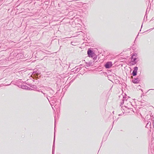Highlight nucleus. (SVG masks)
Returning <instances> with one entry per match:
<instances>
[{"label": "nucleus", "instance_id": "f257e3e1", "mask_svg": "<svg viewBox=\"0 0 154 154\" xmlns=\"http://www.w3.org/2000/svg\"><path fill=\"white\" fill-rule=\"evenodd\" d=\"M45 51L46 52H44L43 51H41V50L38 51V52H37V53H36L37 55L38 56V57H38V58H39L40 59H41V60H42V58L39 57H45L44 53H48L49 52V51Z\"/></svg>", "mask_w": 154, "mask_h": 154}, {"label": "nucleus", "instance_id": "f03ea898", "mask_svg": "<svg viewBox=\"0 0 154 154\" xmlns=\"http://www.w3.org/2000/svg\"><path fill=\"white\" fill-rule=\"evenodd\" d=\"M21 88L22 89L27 90H30L31 88H29L28 85H27V83L24 82L23 84H22Z\"/></svg>", "mask_w": 154, "mask_h": 154}, {"label": "nucleus", "instance_id": "7ed1b4c3", "mask_svg": "<svg viewBox=\"0 0 154 154\" xmlns=\"http://www.w3.org/2000/svg\"><path fill=\"white\" fill-rule=\"evenodd\" d=\"M112 62L108 61L104 65V66L106 69H109L112 66Z\"/></svg>", "mask_w": 154, "mask_h": 154}, {"label": "nucleus", "instance_id": "20e7f679", "mask_svg": "<svg viewBox=\"0 0 154 154\" xmlns=\"http://www.w3.org/2000/svg\"><path fill=\"white\" fill-rule=\"evenodd\" d=\"M87 54L89 57H93L94 53L92 50L88 49L87 51Z\"/></svg>", "mask_w": 154, "mask_h": 154}, {"label": "nucleus", "instance_id": "39448f33", "mask_svg": "<svg viewBox=\"0 0 154 154\" xmlns=\"http://www.w3.org/2000/svg\"><path fill=\"white\" fill-rule=\"evenodd\" d=\"M58 91H59L58 90L57 91L56 93L55 94H54L53 96L51 97V96H48V97H50V98L51 99V102L53 104L54 103L56 102L55 99L54 98L56 97V94L57 93H58Z\"/></svg>", "mask_w": 154, "mask_h": 154}, {"label": "nucleus", "instance_id": "423d86ee", "mask_svg": "<svg viewBox=\"0 0 154 154\" xmlns=\"http://www.w3.org/2000/svg\"><path fill=\"white\" fill-rule=\"evenodd\" d=\"M138 69V67L137 66H135L134 67V70L133 71V72L131 74L133 76H135L137 75Z\"/></svg>", "mask_w": 154, "mask_h": 154}, {"label": "nucleus", "instance_id": "0eeeda50", "mask_svg": "<svg viewBox=\"0 0 154 154\" xmlns=\"http://www.w3.org/2000/svg\"><path fill=\"white\" fill-rule=\"evenodd\" d=\"M137 58L134 57L133 58H132L131 57V61L132 65H134L137 63L138 61L137 60Z\"/></svg>", "mask_w": 154, "mask_h": 154}, {"label": "nucleus", "instance_id": "6e6552de", "mask_svg": "<svg viewBox=\"0 0 154 154\" xmlns=\"http://www.w3.org/2000/svg\"><path fill=\"white\" fill-rule=\"evenodd\" d=\"M133 79L132 80V82L135 84L138 83L140 81V79L138 78H133Z\"/></svg>", "mask_w": 154, "mask_h": 154}, {"label": "nucleus", "instance_id": "1a4fd4ad", "mask_svg": "<svg viewBox=\"0 0 154 154\" xmlns=\"http://www.w3.org/2000/svg\"><path fill=\"white\" fill-rule=\"evenodd\" d=\"M82 69L81 67H78V66H76L73 69V72L75 73H77L79 72L80 69Z\"/></svg>", "mask_w": 154, "mask_h": 154}, {"label": "nucleus", "instance_id": "9d476101", "mask_svg": "<svg viewBox=\"0 0 154 154\" xmlns=\"http://www.w3.org/2000/svg\"><path fill=\"white\" fill-rule=\"evenodd\" d=\"M48 89H49V90H48V93L50 95V96L51 97V96L54 95L55 92L51 88H48Z\"/></svg>", "mask_w": 154, "mask_h": 154}, {"label": "nucleus", "instance_id": "9b49d317", "mask_svg": "<svg viewBox=\"0 0 154 154\" xmlns=\"http://www.w3.org/2000/svg\"><path fill=\"white\" fill-rule=\"evenodd\" d=\"M129 98V97H128L127 96H123V98L122 100V101L121 102V105H122L124 104V103L126 101H127L128 98Z\"/></svg>", "mask_w": 154, "mask_h": 154}, {"label": "nucleus", "instance_id": "f8f14e48", "mask_svg": "<svg viewBox=\"0 0 154 154\" xmlns=\"http://www.w3.org/2000/svg\"><path fill=\"white\" fill-rule=\"evenodd\" d=\"M27 85H28V87L29 86L35 89H36L37 88V86L35 85H33L32 84H29L27 83Z\"/></svg>", "mask_w": 154, "mask_h": 154}, {"label": "nucleus", "instance_id": "ddd939ff", "mask_svg": "<svg viewBox=\"0 0 154 154\" xmlns=\"http://www.w3.org/2000/svg\"><path fill=\"white\" fill-rule=\"evenodd\" d=\"M85 63L86 64V66L87 67L91 66L93 65L92 62L91 61L89 62L88 63L85 62Z\"/></svg>", "mask_w": 154, "mask_h": 154}, {"label": "nucleus", "instance_id": "4468645a", "mask_svg": "<svg viewBox=\"0 0 154 154\" xmlns=\"http://www.w3.org/2000/svg\"><path fill=\"white\" fill-rule=\"evenodd\" d=\"M83 5V4L82 2H80L79 3L77 4V5H76V6L79 8H80L82 7Z\"/></svg>", "mask_w": 154, "mask_h": 154}, {"label": "nucleus", "instance_id": "2eb2a0df", "mask_svg": "<svg viewBox=\"0 0 154 154\" xmlns=\"http://www.w3.org/2000/svg\"><path fill=\"white\" fill-rule=\"evenodd\" d=\"M16 57L18 58L19 57L20 58H22V56L21 54L19 53L17 54L16 56Z\"/></svg>", "mask_w": 154, "mask_h": 154}, {"label": "nucleus", "instance_id": "dca6fc26", "mask_svg": "<svg viewBox=\"0 0 154 154\" xmlns=\"http://www.w3.org/2000/svg\"><path fill=\"white\" fill-rule=\"evenodd\" d=\"M137 54H133V55L131 57V58H133L134 57H136L137 58Z\"/></svg>", "mask_w": 154, "mask_h": 154}, {"label": "nucleus", "instance_id": "f3484780", "mask_svg": "<svg viewBox=\"0 0 154 154\" xmlns=\"http://www.w3.org/2000/svg\"><path fill=\"white\" fill-rule=\"evenodd\" d=\"M43 94L45 97H48V94H47L44 93H43Z\"/></svg>", "mask_w": 154, "mask_h": 154}, {"label": "nucleus", "instance_id": "a211bd4d", "mask_svg": "<svg viewBox=\"0 0 154 154\" xmlns=\"http://www.w3.org/2000/svg\"><path fill=\"white\" fill-rule=\"evenodd\" d=\"M75 10H74V11H71L70 12H69V13L70 14H72V13L73 12H74V11H75Z\"/></svg>", "mask_w": 154, "mask_h": 154}, {"label": "nucleus", "instance_id": "6ab92c4d", "mask_svg": "<svg viewBox=\"0 0 154 154\" xmlns=\"http://www.w3.org/2000/svg\"><path fill=\"white\" fill-rule=\"evenodd\" d=\"M54 143H55V134H54V140L53 144H54Z\"/></svg>", "mask_w": 154, "mask_h": 154}, {"label": "nucleus", "instance_id": "aec40b11", "mask_svg": "<svg viewBox=\"0 0 154 154\" xmlns=\"http://www.w3.org/2000/svg\"><path fill=\"white\" fill-rule=\"evenodd\" d=\"M38 91L39 92H41L42 93H43V91H42V90H38Z\"/></svg>", "mask_w": 154, "mask_h": 154}, {"label": "nucleus", "instance_id": "412c9836", "mask_svg": "<svg viewBox=\"0 0 154 154\" xmlns=\"http://www.w3.org/2000/svg\"><path fill=\"white\" fill-rule=\"evenodd\" d=\"M154 29V27L152 28H151V29H149L148 30H147L146 31H145V32H147V31H148V30H152V29Z\"/></svg>", "mask_w": 154, "mask_h": 154}, {"label": "nucleus", "instance_id": "4be33fe9", "mask_svg": "<svg viewBox=\"0 0 154 154\" xmlns=\"http://www.w3.org/2000/svg\"><path fill=\"white\" fill-rule=\"evenodd\" d=\"M148 124H149V122H148L146 124V128H147V126L148 125Z\"/></svg>", "mask_w": 154, "mask_h": 154}, {"label": "nucleus", "instance_id": "5701e85b", "mask_svg": "<svg viewBox=\"0 0 154 154\" xmlns=\"http://www.w3.org/2000/svg\"><path fill=\"white\" fill-rule=\"evenodd\" d=\"M47 97V99H48V100L49 101V102H50V100H49V99H48V97Z\"/></svg>", "mask_w": 154, "mask_h": 154}, {"label": "nucleus", "instance_id": "b1692460", "mask_svg": "<svg viewBox=\"0 0 154 154\" xmlns=\"http://www.w3.org/2000/svg\"><path fill=\"white\" fill-rule=\"evenodd\" d=\"M150 90H154V89H149V91Z\"/></svg>", "mask_w": 154, "mask_h": 154}, {"label": "nucleus", "instance_id": "393cba45", "mask_svg": "<svg viewBox=\"0 0 154 154\" xmlns=\"http://www.w3.org/2000/svg\"><path fill=\"white\" fill-rule=\"evenodd\" d=\"M151 118H152V119H153V116H151Z\"/></svg>", "mask_w": 154, "mask_h": 154}, {"label": "nucleus", "instance_id": "a878e982", "mask_svg": "<svg viewBox=\"0 0 154 154\" xmlns=\"http://www.w3.org/2000/svg\"><path fill=\"white\" fill-rule=\"evenodd\" d=\"M121 114H119V116H121Z\"/></svg>", "mask_w": 154, "mask_h": 154}, {"label": "nucleus", "instance_id": "bb28decb", "mask_svg": "<svg viewBox=\"0 0 154 154\" xmlns=\"http://www.w3.org/2000/svg\"><path fill=\"white\" fill-rule=\"evenodd\" d=\"M151 124V122H150V124H149V126H150V125Z\"/></svg>", "mask_w": 154, "mask_h": 154}, {"label": "nucleus", "instance_id": "cd10ccee", "mask_svg": "<svg viewBox=\"0 0 154 154\" xmlns=\"http://www.w3.org/2000/svg\"><path fill=\"white\" fill-rule=\"evenodd\" d=\"M129 103L131 104V103L130 102H129Z\"/></svg>", "mask_w": 154, "mask_h": 154}, {"label": "nucleus", "instance_id": "c85d7f7f", "mask_svg": "<svg viewBox=\"0 0 154 154\" xmlns=\"http://www.w3.org/2000/svg\"><path fill=\"white\" fill-rule=\"evenodd\" d=\"M142 26H143V24H142V25H141V28H142Z\"/></svg>", "mask_w": 154, "mask_h": 154}, {"label": "nucleus", "instance_id": "c756f323", "mask_svg": "<svg viewBox=\"0 0 154 154\" xmlns=\"http://www.w3.org/2000/svg\"><path fill=\"white\" fill-rule=\"evenodd\" d=\"M140 89V90H141V91L143 92V91H142V89Z\"/></svg>", "mask_w": 154, "mask_h": 154}, {"label": "nucleus", "instance_id": "7c9ffc66", "mask_svg": "<svg viewBox=\"0 0 154 154\" xmlns=\"http://www.w3.org/2000/svg\"><path fill=\"white\" fill-rule=\"evenodd\" d=\"M114 111H113V112H112L113 114L114 113Z\"/></svg>", "mask_w": 154, "mask_h": 154}, {"label": "nucleus", "instance_id": "2f4dec72", "mask_svg": "<svg viewBox=\"0 0 154 154\" xmlns=\"http://www.w3.org/2000/svg\"><path fill=\"white\" fill-rule=\"evenodd\" d=\"M10 85V84H8V85Z\"/></svg>", "mask_w": 154, "mask_h": 154}, {"label": "nucleus", "instance_id": "473e14b6", "mask_svg": "<svg viewBox=\"0 0 154 154\" xmlns=\"http://www.w3.org/2000/svg\"><path fill=\"white\" fill-rule=\"evenodd\" d=\"M114 121L113 122V123H114Z\"/></svg>", "mask_w": 154, "mask_h": 154}]
</instances>
